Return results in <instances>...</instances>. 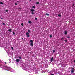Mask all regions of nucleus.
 Listing matches in <instances>:
<instances>
[{
	"mask_svg": "<svg viewBox=\"0 0 75 75\" xmlns=\"http://www.w3.org/2000/svg\"><path fill=\"white\" fill-rule=\"evenodd\" d=\"M31 43H30V45L31 46H33V40H30Z\"/></svg>",
	"mask_w": 75,
	"mask_h": 75,
	"instance_id": "1",
	"label": "nucleus"
},
{
	"mask_svg": "<svg viewBox=\"0 0 75 75\" xmlns=\"http://www.w3.org/2000/svg\"><path fill=\"white\" fill-rule=\"evenodd\" d=\"M31 11H32V12H34L35 11V10L33 9H31Z\"/></svg>",
	"mask_w": 75,
	"mask_h": 75,
	"instance_id": "2",
	"label": "nucleus"
},
{
	"mask_svg": "<svg viewBox=\"0 0 75 75\" xmlns=\"http://www.w3.org/2000/svg\"><path fill=\"white\" fill-rule=\"evenodd\" d=\"M53 57H52L51 59V62H52V61H53Z\"/></svg>",
	"mask_w": 75,
	"mask_h": 75,
	"instance_id": "3",
	"label": "nucleus"
},
{
	"mask_svg": "<svg viewBox=\"0 0 75 75\" xmlns=\"http://www.w3.org/2000/svg\"><path fill=\"white\" fill-rule=\"evenodd\" d=\"M20 61V60L18 59H16V62H18Z\"/></svg>",
	"mask_w": 75,
	"mask_h": 75,
	"instance_id": "4",
	"label": "nucleus"
},
{
	"mask_svg": "<svg viewBox=\"0 0 75 75\" xmlns=\"http://www.w3.org/2000/svg\"><path fill=\"white\" fill-rule=\"evenodd\" d=\"M29 33L28 32H27L26 33V35H29Z\"/></svg>",
	"mask_w": 75,
	"mask_h": 75,
	"instance_id": "5",
	"label": "nucleus"
},
{
	"mask_svg": "<svg viewBox=\"0 0 75 75\" xmlns=\"http://www.w3.org/2000/svg\"><path fill=\"white\" fill-rule=\"evenodd\" d=\"M8 31L9 32H12V29H9Z\"/></svg>",
	"mask_w": 75,
	"mask_h": 75,
	"instance_id": "6",
	"label": "nucleus"
},
{
	"mask_svg": "<svg viewBox=\"0 0 75 75\" xmlns=\"http://www.w3.org/2000/svg\"><path fill=\"white\" fill-rule=\"evenodd\" d=\"M67 34V30H66L65 31V34L66 35Z\"/></svg>",
	"mask_w": 75,
	"mask_h": 75,
	"instance_id": "7",
	"label": "nucleus"
},
{
	"mask_svg": "<svg viewBox=\"0 0 75 75\" xmlns=\"http://www.w3.org/2000/svg\"><path fill=\"white\" fill-rule=\"evenodd\" d=\"M28 23L30 24L31 23V22L30 21H29Z\"/></svg>",
	"mask_w": 75,
	"mask_h": 75,
	"instance_id": "8",
	"label": "nucleus"
},
{
	"mask_svg": "<svg viewBox=\"0 0 75 75\" xmlns=\"http://www.w3.org/2000/svg\"><path fill=\"white\" fill-rule=\"evenodd\" d=\"M32 8L33 9H35V7L34 6H33Z\"/></svg>",
	"mask_w": 75,
	"mask_h": 75,
	"instance_id": "9",
	"label": "nucleus"
},
{
	"mask_svg": "<svg viewBox=\"0 0 75 75\" xmlns=\"http://www.w3.org/2000/svg\"><path fill=\"white\" fill-rule=\"evenodd\" d=\"M55 50H53V52L54 53H55Z\"/></svg>",
	"mask_w": 75,
	"mask_h": 75,
	"instance_id": "10",
	"label": "nucleus"
},
{
	"mask_svg": "<svg viewBox=\"0 0 75 75\" xmlns=\"http://www.w3.org/2000/svg\"><path fill=\"white\" fill-rule=\"evenodd\" d=\"M74 70H71V73H74Z\"/></svg>",
	"mask_w": 75,
	"mask_h": 75,
	"instance_id": "11",
	"label": "nucleus"
},
{
	"mask_svg": "<svg viewBox=\"0 0 75 75\" xmlns=\"http://www.w3.org/2000/svg\"><path fill=\"white\" fill-rule=\"evenodd\" d=\"M58 16L59 17H61V15L60 14H59L58 15Z\"/></svg>",
	"mask_w": 75,
	"mask_h": 75,
	"instance_id": "12",
	"label": "nucleus"
},
{
	"mask_svg": "<svg viewBox=\"0 0 75 75\" xmlns=\"http://www.w3.org/2000/svg\"><path fill=\"white\" fill-rule=\"evenodd\" d=\"M0 4H3V3L2 2H0Z\"/></svg>",
	"mask_w": 75,
	"mask_h": 75,
	"instance_id": "13",
	"label": "nucleus"
},
{
	"mask_svg": "<svg viewBox=\"0 0 75 75\" xmlns=\"http://www.w3.org/2000/svg\"><path fill=\"white\" fill-rule=\"evenodd\" d=\"M45 15H46V16H49L50 14L48 13H46V14H45Z\"/></svg>",
	"mask_w": 75,
	"mask_h": 75,
	"instance_id": "14",
	"label": "nucleus"
},
{
	"mask_svg": "<svg viewBox=\"0 0 75 75\" xmlns=\"http://www.w3.org/2000/svg\"><path fill=\"white\" fill-rule=\"evenodd\" d=\"M31 14H33V15H34L35 14L33 12H32V13H31Z\"/></svg>",
	"mask_w": 75,
	"mask_h": 75,
	"instance_id": "15",
	"label": "nucleus"
},
{
	"mask_svg": "<svg viewBox=\"0 0 75 75\" xmlns=\"http://www.w3.org/2000/svg\"><path fill=\"white\" fill-rule=\"evenodd\" d=\"M26 37H30V35H27Z\"/></svg>",
	"mask_w": 75,
	"mask_h": 75,
	"instance_id": "16",
	"label": "nucleus"
},
{
	"mask_svg": "<svg viewBox=\"0 0 75 75\" xmlns=\"http://www.w3.org/2000/svg\"><path fill=\"white\" fill-rule=\"evenodd\" d=\"M18 58H19V59H21V57L18 56Z\"/></svg>",
	"mask_w": 75,
	"mask_h": 75,
	"instance_id": "17",
	"label": "nucleus"
},
{
	"mask_svg": "<svg viewBox=\"0 0 75 75\" xmlns=\"http://www.w3.org/2000/svg\"><path fill=\"white\" fill-rule=\"evenodd\" d=\"M39 2H36V4H39Z\"/></svg>",
	"mask_w": 75,
	"mask_h": 75,
	"instance_id": "18",
	"label": "nucleus"
},
{
	"mask_svg": "<svg viewBox=\"0 0 75 75\" xmlns=\"http://www.w3.org/2000/svg\"><path fill=\"white\" fill-rule=\"evenodd\" d=\"M64 39V37H62V39H61V40H63V39Z\"/></svg>",
	"mask_w": 75,
	"mask_h": 75,
	"instance_id": "19",
	"label": "nucleus"
},
{
	"mask_svg": "<svg viewBox=\"0 0 75 75\" xmlns=\"http://www.w3.org/2000/svg\"><path fill=\"white\" fill-rule=\"evenodd\" d=\"M28 31L29 33H30V30H28Z\"/></svg>",
	"mask_w": 75,
	"mask_h": 75,
	"instance_id": "20",
	"label": "nucleus"
},
{
	"mask_svg": "<svg viewBox=\"0 0 75 75\" xmlns=\"http://www.w3.org/2000/svg\"><path fill=\"white\" fill-rule=\"evenodd\" d=\"M5 11L6 12H8V10H6Z\"/></svg>",
	"mask_w": 75,
	"mask_h": 75,
	"instance_id": "21",
	"label": "nucleus"
},
{
	"mask_svg": "<svg viewBox=\"0 0 75 75\" xmlns=\"http://www.w3.org/2000/svg\"><path fill=\"white\" fill-rule=\"evenodd\" d=\"M71 70H74V68H72L71 69Z\"/></svg>",
	"mask_w": 75,
	"mask_h": 75,
	"instance_id": "22",
	"label": "nucleus"
},
{
	"mask_svg": "<svg viewBox=\"0 0 75 75\" xmlns=\"http://www.w3.org/2000/svg\"><path fill=\"white\" fill-rule=\"evenodd\" d=\"M21 25L22 26H23V25H23V23H22V24H21Z\"/></svg>",
	"mask_w": 75,
	"mask_h": 75,
	"instance_id": "23",
	"label": "nucleus"
},
{
	"mask_svg": "<svg viewBox=\"0 0 75 75\" xmlns=\"http://www.w3.org/2000/svg\"><path fill=\"white\" fill-rule=\"evenodd\" d=\"M13 35H14L15 34V33H14V31H13Z\"/></svg>",
	"mask_w": 75,
	"mask_h": 75,
	"instance_id": "24",
	"label": "nucleus"
},
{
	"mask_svg": "<svg viewBox=\"0 0 75 75\" xmlns=\"http://www.w3.org/2000/svg\"><path fill=\"white\" fill-rule=\"evenodd\" d=\"M50 38H52V37L51 35H50Z\"/></svg>",
	"mask_w": 75,
	"mask_h": 75,
	"instance_id": "25",
	"label": "nucleus"
},
{
	"mask_svg": "<svg viewBox=\"0 0 75 75\" xmlns=\"http://www.w3.org/2000/svg\"><path fill=\"white\" fill-rule=\"evenodd\" d=\"M67 38H70V37L67 36Z\"/></svg>",
	"mask_w": 75,
	"mask_h": 75,
	"instance_id": "26",
	"label": "nucleus"
},
{
	"mask_svg": "<svg viewBox=\"0 0 75 75\" xmlns=\"http://www.w3.org/2000/svg\"><path fill=\"white\" fill-rule=\"evenodd\" d=\"M15 5H17V3H15Z\"/></svg>",
	"mask_w": 75,
	"mask_h": 75,
	"instance_id": "27",
	"label": "nucleus"
},
{
	"mask_svg": "<svg viewBox=\"0 0 75 75\" xmlns=\"http://www.w3.org/2000/svg\"><path fill=\"white\" fill-rule=\"evenodd\" d=\"M11 49H12V50H14V49L13 48V47H11Z\"/></svg>",
	"mask_w": 75,
	"mask_h": 75,
	"instance_id": "28",
	"label": "nucleus"
},
{
	"mask_svg": "<svg viewBox=\"0 0 75 75\" xmlns=\"http://www.w3.org/2000/svg\"><path fill=\"white\" fill-rule=\"evenodd\" d=\"M3 25H5V23H3Z\"/></svg>",
	"mask_w": 75,
	"mask_h": 75,
	"instance_id": "29",
	"label": "nucleus"
},
{
	"mask_svg": "<svg viewBox=\"0 0 75 75\" xmlns=\"http://www.w3.org/2000/svg\"><path fill=\"white\" fill-rule=\"evenodd\" d=\"M35 19L36 20H37L38 19V18H35Z\"/></svg>",
	"mask_w": 75,
	"mask_h": 75,
	"instance_id": "30",
	"label": "nucleus"
},
{
	"mask_svg": "<svg viewBox=\"0 0 75 75\" xmlns=\"http://www.w3.org/2000/svg\"><path fill=\"white\" fill-rule=\"evenodd\" d=\"M0 18L1 19H2V20L3 19V18Z\"/></svg>",
	"mask_w": 75,
	"mask_h": 75,
	"instance_id": "31",
	"label": "nucleus"
},
{
	"mask_svg": "<svg viewBox=\"0 0 75 75\" xmlns=\"http://www.w3.org/2000/svg\"><path fill=\"white\" fill-rule=\"evenodd\" d=\"M74 4H72V6H74Z\"/></svg>",
	"mask_w": 75,
	"mask_h": 75,
	"instance_id": "32",
	"label": "nucleus"
},
{
	"mask_svg": "<svg viewBox=\"0 0 75 75\" xmlns=\"http://www.w3.org/2000/svg\"><path fill=\"white\" fill-rule=\"evenodd\" d=\"M21 9V8H18V9Z\"/></svg>",
	"mask_w": 75,
	"mask_h": 75,
	"instance_id": "33",
	"label": "nucleus"
},
{
	"mask_svg": "<svg viewBox=\"0 0 75 75\" xmlns=\"http://www.w3.org/2000/svg\"><path fill=\"white\" fill-rule=\"evenodd\" d=\"M51 75H54L53 74H52Z\"/></svg>",
	"mask_w": 75,
	"mask_h": 75,
	"instance_id": "34",
	"label": "nucleus"
},
{
	"mask_svg": "<svg viewBox=\"0 0 75 75\" xmlns=\"http://www.w3.org/2000/svg\"><path fill=\"white\" fill-rule=\"evenodd\" d=\"M65 42H67V40H65Z\"/></svg>",
	"mask_w": 75,
	"mask_h": 75,
	"instance_id": "35",
	"label": "nucleus"
},
{
	"mask_svg": "<svg viewBox=\"0 0 75 75\" xmlns=\"http://www.w3.org/2000/svg\"><path fill=\"white\" fill-rule=\"evenodd\" d=\"M21 39H22V40H23V38H22Z\"/></svg>",
	"mask_w": 75,
	"mask_h": 75,
	"instance_id": "36",
	"label": "nucleus"
},
{
	"mask_svg": "<svg viewBox=\"0 0 75 75\" xmlns=\"http://www.w3.org/2000/svg\"><path fill=\"white\" fill-rule=\"evenodd\" d=\"M5 64H6V62H5Z\"/></svg>",
	"mask_w": 75,
	"mask_h": 75,
	"instance_id": "37",
	"label": "nucleus"
},
{
	"mask_svg": "<svg viewBox=\"0 0 75 75\" xmlns=\"http://www.w3.org/2000/svg\"><path fill=\"white\" fill-rule=\"evenodd\" d=\"M29 1H31V0H29Z\"/></svg>",
	"mask_w": 75,
	"mask_h": 75,
	"instance_id": "38",
	"label": "nucleus"
},
{
	"mask_svg": "<svg viewBox=\"0 0 75 75\" xmlns=\"http://www.w3.org/2000/svg\"><path fill=\"white\" fill-rule=\"evenodd\" d=\"M74 62H75V60H74Z\"/></svg>",
	"mask_w": 75,
	"mask_h": 75,
	"instance_id": "39",
	"label": "nucleus"
}]
</instances>
